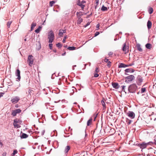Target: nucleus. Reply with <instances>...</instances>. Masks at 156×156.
Listing matches in <instances>:
<instances>
[{"mask_svg": "<svg viewBox=\"0 0 156 156\" xmlns=\"http://www.w3.org/2000/svg\"><path fill=\"white\" fill-rule=\"evenodd\" d=\"M22 122V121L19 119H16L14 120L13 125L15 128H20V125Z\"/></svg>", "mask_w": 156, "mask_h": 156, "instance_id": "nucleus-1", "label": "nucleus"}, {"mask_svg": "<svg viewBox=\"0 0 156 156\" xmlns=\"http://www.w3.org/2000/svg\"><path fill=\"white\" fill-rule=\"evenodd\" d=\"M137 89V86L135 84H132L129 87L128 90L130 93H134Z\"/></svg>", "mask_w": 156, "mask_h": 156, "instance_id": "nucleus-2", "label": "nucleus"}, {"mask_svg": "<svg viewBox=\"0 0 156 156\" xmlns=\"http://www.w3.org/2000/svg\"><path fill=\"white\" fill-rule=\"evenodd\" d=\"M54 34L52 30L50 31L48 35V38L49 39V42L52 43L54 39Z\"/></svg>", "mask_w": 156, "mask_h": 156, "instance_id": "nucleus-3", "label": "nucleus"}, {"mask_svg": "<svg viewBox=\"0 0 156 156\" xmlns=\"http://www.w3.org/2000/svg\"><path fill=\"white\" fill-rule=\"evenodd\" d=\"M151 142L146 143L144 142H143L141 144H138V146H139L141 149H143L146 148L147 145L150 144Z\"/></svg>", "mask_w": 156, "mask_h": 156, "instance_id": "nucleus-4", "label": "nucleus"}, {"mask_svg": "<svg viewBox=\"0 0 156 156\" xmlns=\"http://www.w3.org/2000/svg\"><path fill=\"white\" fill-rule=\"evenodd\" d=\"M134 79L135 77L133 75H131L129 76H127L126 78V80L125 82L127 83H129L134 80Z\"/></svg>", "mask_w": 156, "mask_h": 156, "instance_id": "nucleus-5", "label": "nucleus"}, {"mask_svg": "<svg viewBox=\"0 0 156 156\" xmlns=\"http://www.w3.org/2000/svg\"><path fill=\"white\" fill-rule=\"evenodd\" d=\"M27 61L29 65L32 66L34 61L33 57L32 55H29Z\"/></svg>", "mask_w": 156, "mask_h": 156, "instance_id": "nucleus-6", "label": "nucleus"}, {"mask_svg": "<svg viewBox=\"0 0 156 156\" xmlns=\"http://www.w3.org/2000/svg\"><path fill=\"white\" fill-rule=\"evenodd\" d=\"M143 79L142 77L140 76H138L137 77L136 82L138 85H140L143 82Z\"/></svg>", "mask_w": 156, "mask_h": 156, "instance_id": "nucleus-7", "label": "nucleus"}, {"mask_svg": "<svg viewBox=\"0 0 156 156\" xmlns=\"http://www.w3.org/2000/svg\"><path fill=\"white\" fill-rule=\"evenodd\" d=\"M126 114L129 117L132 119L134 118L135 116V114L133 112L129 111Z\"/></svg>", "mask_w": 156, "mask_h": 156, "instance_id": "nucleus-8", "label": "nucleus"}, {"mask_svg": "<svg viewBox=\"0 0 156 156\" xmlns=\"http://www.w3.org/2000/svg\"><path fill=\"white\" fill-rule=\"evenodd\" d=\"M21 111V110L20 109H17L15 110H13L12 113V115L15 116L16 115L17 113H20Z\"/></svg>", "mask_w": 156, "mask_h": 156, "instance_id": "nucleus-9", "label": "nucleus"}, {"mask_svg": "<svg viewBox=\"0 0 156 156\" xmlns=\"http://www.w3.org/2000/svg\"><path fill=\"white\" fill-rule=\"evenodd\" d=\"M20 98L17 96H16L13 98L11 99V101L12 103H16L18 102Z\"/></svg>", "mask_w": 156, "mask_h": 156, "instance_id": "nucleus-10", "label": "nucleus"}, {"mask_svg": "<svg viewBox=\"0 0 156 156\" xmlns=\"http://www.w3.org/2000/svg\"><path fill=\"white\" fill-rule=\"evenodd\" d=\"M122 50L123 51H125V53L128 52L129 51V48L126 46L125 43L123 45Z\"/></svg>", "mask_w": 156, "mask_h": 156, "instance_id": "nucleus-11", "label": "nucleus"}, {"mask_svg": "<svg viewBox=\"0 0 156 156\" xmlns=\"http://www.w3.org/2000/svg\"><path fill=\"white\" fill-rule=\"evenodd\" d=\"M112 85L114 88L116 89H118L119 87V85L118 83L116 82H112Z\"/></svg>", "mask_w": 156, "mask_h": 156, "instance_id": "nucleus-12", "label": "nucleus"}, {"mask_svg": "<svg viewBox=\"0 0 156 156\" xmlns=\"http://www.w3.org/2000/svg\"><path fill=\"white\" fill-rule=\"evenodd\" d=\"M16 76L18 77L17 79H18L19 80H20V79L21 77L20 76V71L19 69H18L16 70Z\"/></svg>", "mask_w": 156, "mask_h": 156, "instance_id": "nucleus-13", "label": "nucleus"}, {"mask_svg": "<svg viewBox=\"0 0 156 156\" xmlns=\"http://www.w3.org/2000/svg\"><path fill=\"white\" fill-rule=\"evenodd\" d=\"M136 47L137 48V49L140 51L142 52L143 51V50L141 47L140 45L139 44H137Z\"/></svg>", "mask_w": 156, "mask_h": 156, "instance_id": "nucleus-14", "label": "nucleus"}, {"mask_svg": "<svg viewBox=\"0 0 156 156\" xmlns=\"http://www.w3.org/2000/svg\"><path fill=\"white\" fill-rule=\"evenodd\" d=\"M152 24L151 22L150 21L148 20L147 22V27L148 29H150L152 27Z\"/></svg>", "mask_w": 156, "mask_h": 156, "instance_id": "nucleus-15", "label": "nucleus"}, {"mask_svg": "<svg viewBox=\"0 0 156 156\" xmlns=\"http://www.w3.org/2000/svg\"><path fill=\"white\" fill-rule=\"evenodd\" d=\"M66 32V30H59V36H62V35L63 34V33H65Z\"/></svg>", "mask_w": 156, "mask_h": 156, "instance_id": "nucleus-16", "label": "nucleus"}, {"mask_svg": "<svg viewBox=\"0 0 156 156\" xmlns=\"http://www.w3.org/2000/svg\"><path fill=\"white\" fill-rule=\"evenodd\" d=\"M78 20H77V23L78 24H80L83 21V19L81 18V17H78Z\"/></svg>", "mask_w": 156, "mask_h": 156, "instance_id": "nucleus-17", "label": "nucleus"}, {"mask_svg": "<svg viewBox=\"0 0 156 156\" xmlns=\"http://www.w3.org/2000/svg\"><path fill=\"white\" fill-rule=\"evenodd\" d=\"M134 71L132 69H127L125 70V71L127 73H133L134 72Z\"/></svg>", "mask_w": 156, "mask_h": 156, "instance_id": "nucleus-18", "label": "nucleus"}, {"mask_svg": "<svg viewBox=\"0 0 156 156\" xmlns=\"http://www.w3.org/2000/svg\"><path fill=\"white\" fill-rule=\"evenodd\" d=\"M77 5L79 6H80L82 9V10H83L84 8V7H85V5L83 4L82 3V2H78V3L77 4Z\"/></svg>", "mask_w": 156, "mask_h": 156, "instance_id": "nucleus-19", "label": "nucleus"}, {"mask_svg": "<svg viewBox=\"0 0 156 156\" xmlns=\"http://www.w3.org/2000/svg\"><path fill=\"white\" fill-rule=\"evenodd\" d=\"M145 47L147 49H150L152 48V45L150 43H147L146 44Z\"/></svg>", "mask_w": 156, "mask_h": 156, "instance_id": "nucleus-20", "label": "nucleus"}, {"mask_svg": "<svg viewBox=\"0 0 156 156\" xmlns=\"http://www.w3.org/2000/svg\"><path fill=\"white\" fill-rule=\"evenodd\" d=\"M28 135L27 134L23 133L22 134L21 136H20L21 138H26L28 137Z\"/></svg>", "mask_w": 156, "mask_h": 156, "instance_id": "nucleus-21", "label": "nucleus"}, {"mask_svg": "<svg viewBox=\"0 0 156 156\" xmlns=\"http://www.w3.org/2000/svg\"><path fill=\"white\" fill-rule=\"evenodd\" d=\"M37 24L36 23H33L31 25V30H32L36 26Z\"/></svg>", "mask_w": 156, "mask_h": 156, "instance_id": "nucleus-22", "label": "nucleus"}, {"mask_svg": "<svg viewBox=\"0 0 156 156\" xmlns=\"http://www.w3.org/2000/svg\"><path fill=\"white\" fill-rule=\"evenodd\" d=\"M70 149V147L69 146H67L65 147L64 151L66 153H67Z\"/></svg>", "mask_w": 156, "mask_h": 156, "instance_id": "nucleus-23", "label": "nucleus"}, {"mask_svg": "<svg viewBox=\"0 0 156 156\" xmlns=\"http://www.w3.org/2000/svg\"><path fill=\"white\" fill-rule=\"evenodd\" d=\"M92 118H90L89 119L87 122V126H89L92 123Z\"/></svg>", "mask_w": 156, "mask_h": 156, "instance_id": "nucleus-24", "label": "nucleus"}, {"mask_svg": "<svg viewBox=\"0 0 156 156\" xmlns=\"http://www.w3.org/2000/svg\"><path fill=\"white\" fill-rule=\"evenodd\" d=\"M153 9L152 8L150 7H149V8L148 9V12L149 13V14H152L153 12Z\"/></svg>", "mask_w": 156, "mask_h": 156, "instance_id": "nucleus-25", "label": "nucleus"}, {"mask_svg": "<svg viewBox=\"0 0 156 156\" xmlns=\"http://www.w3.org/2000/svg\"><path fill=\"white\" fill-rule=\"evenodd\" d=\"M101 10L102 11H107L108 10V8L105 6L104 5H103L102 7L101 8Z\"/></svg>", "mask_w": 156, "mask_h": 156, "instance_id": "nucleus-26", "label": "nucleus"}, {"mask_svg": "<svg viewBox=\"0 0 156 156\" xmlns=\"http://www.w3.org/2000/svg\"><path fill=\"white\" fill-rule=\"evenodd\" d=\"M41 26H39L35 30V31L36 33H38L39 32L40 30H41Z\"/></svg>", "mask_w": 156, "mask_h": 156, "instance_id": "nucleus-27", "label": "nucleus"}, {"mask_svg": "<svg viewBox=\"0 0 156 156\" xmlns=\"http://www.w3.org/2000/svg\"><path fill=\"white\" fill-rule=\"evenodd\" d=\"M76 47H74V46L69 47L68 48V49L69 50H75L76 49Z\"/></svg>", "mask_w": 156, "mask_h": 156, "instance_id": "nucleus-28", "label": "nucleus"}, {"mask_svg": "<svg viewBox=\"0 0 156 156\" xmlns=\"http://www.w3.org/2000/svg\"><path fill=\"white\" fill-rule=\"evenodd\" d=\"M101 103L103 106V108L105 109L106 108V106L105 102L103 100H102L101 101Z\"/></svg>", "mask_w": 156, "mask_h": 156, "instance_id": "nucleus-29", "label": "nucleus"}, {"mask_svg": "<svg viewBox=\"0 0 156 156\" xmlns=\"http://www.w3.org/2000/svg\"><path fill=\"white\" fill-rule=\"evenodd\" d=\"M126 121L128 125L130 124L132 122L131 120H129L128 118L126 119Z\"/></svg>", "mask_w": 156, "mask_h": 156, "instance_id": "nucleus-30", "label": "nucleus"}, {"mask_svg": "<svg viewBox=\"0 0 156 156\" xmlns=\"http://www.w3.org/2000/svg\"><path fill=\"white\" fill-rule=\"evenodd\" d=\"M55 2L54 1H52L50 2L49 5L51 7H52L53 6V5L55 3Z\"/></svg>", "mask_w": 156, "mask_h": 156, "instance_id": "nucleus-31", "label": "nucleus"}, {"mask_svg": "<svg viewBox=\"0 0 156 156\" xmlns=\"http://www.w3.org/2000/svg\"><path fill=\"white\" fill-rule=\"evenodd\" d=\"M81 12H76V16H77V18H78V17H80V16L81 15Z\"/></svg>", "mask_w": 156, "mask_h": 156, "instance_id": "nucleus-32", "label": "nucleus"}, {"mask_svg": "<svg viewBox=\"0 0 156 156\" xmlns=\"http://www.w3.org/2000/svg\"><path fill=\"white\" fill-rule=\"evenodd\" d=\"M124 64L121 63L119 66V68H124Z\"/></svg>", "mask_w": 156, "mask_h": 156, "instance_id": "nucleus-33", "label": "nucleus"}, {"mask_svg": "<svg viewBox=\"0 0 156 156\" xmlns=\"http://www.w3.org/2000/svg\"><path fill=\"white\" fill-rule=\"evenodd\" d=\"M18 152L16 150H15L13 151V153L12 155V156H14Z\"/></svg>", "mask_w": 156, "mask_h": 156, "instance_id": "nucleus-34", "label": "nucleus"}, {"mask_svg": "<svg viewBox=\"0 0 156 156\" xmlns=\"http://www.w3.org/2000/svg\"><path fill=\"white\" fill-rule=\"evenodd\" d=\"M56 45L57 47H61L62 46V44L60 43H59L56 44Z\"/></svg>", "mask_w": 156, "mask_h": 156, "instance_id": "nucleus-35", "label": "nucleus"}, {"mask_svg": "<svg viewBox=\"0 0 156 156\" xmlns=\"http://www.w3.org/2000/svg\"><path fill=\"white\" fill-rule=\"evenodd\" d=\"M12 23L11 21H9L7 23V26L8 28H9L10 27V26L11 24Z\"/></svg>", "mask_w": 156, "mask_h": 156, "instance_id": "nucleus-36", "label": "nucleus"}, {"mask_svg": "<svg viewBox=\"0 0 156 156\" xmlns=\"http://www.w3.org/2000/svg\"><path fill=\"white\" fill-rule=\"evenodd\" d=\"M146 91V89L144 88H142L141 89V93H143L144 92Z\"/></svg>", "mask_w": 156, "mask_h": 156, "instance_id": "nucleus-37", "label": "nucleus"}, {"mask_svg": "<svg viewBox=\"0 0 156 156\" xmlns=\"http://www.w3.org/2000/svg\"><path fill=\"white\" fill-rule=\"evenodd\" d=\"M67 36L66 35V36H65V37H64V38H63V41H62V42L63 43L65 42L66 40V38H67Z\"/></svg>", "mask_w": 156, "mask_h": 156, "instance_id": "nucleus-38", "label": "nucleus"}, {"mask_svg": "<svg viewBox=\"0 0 156 156\" xmlns=\"http://www.w3.org/2000/svg\"><path fill=\"white\" fill-rule=\"evenodd\" d=\"M98 73H94V76L95 77H97L99 75L98 74Z\"/></svg>", "mask_w": 156, "mask_h": 156, "instance_id": "nucleus-39", "label": "nucleus"}, {"mask_svg": "<svg viewBox=\"0 0 156 156\" xmlns=\"http://www.w3.org/2000/svg\"><path fill=\"white\" fill-rule=\"evenodd\" d=\"M49 46L50 49H52V44H50L49 45Z\"/></svg>", "mask_w": 156, "mask_h": 156, "instance_id": "nucleus-40", "label": "nucleus"}, {"mask_svg": "<svg viewBox=\"0 0 156 156\" xmlns=\"http://www.w3.org/2000/svg\"><path fill=\"white\" fill-rule=\"evenodd\" d=\"M95 73H98L99 72V70L98 69V67H97L96 68L95 70Z\"/></svg>", "mask_w": 156, "mask_h": 156, "instance_id": "nucleus-41", "label": "nucleus"}, {"mask_svg": "<svg viewBox=\"0 0 156 156\" xmlns=\"http://www.w3.org/2000/svg\"><path fill=\"white\" fill-rule=\"evenodd\" d=\"M99 32L97 31L95 34L94 36L95 37H96V36H98V35H99Z\"/></svg>", "mask_w": 156, "mask_h": 156, "instance_id": "nucleus-42", "label": "nucleus"}, {"mask_svg": "<svg viewBox=\"0 0 156 156\" xmlns=\"http://www.w3.org/2000/svg\"><path fill=\"white\" fill-rule=\"evenodd\" d=\"M90 24V23L89 22H88L87 23L86 25L84 26V27H87Z\"/></svg>", "mask_w": 156, "mask_h": 156, "instance_id": "nucleus-43", "label": "nucleus"}, {"mask_svg": "<svg viewBox=\"0 0 156 156\" xmlns=\"http://www.w3.org/2000/svg\"><path fill=\"white\" fill-rule=\"evenodd\" d=\"M100 26V25L99 24H98L96 25V28H98V29H97V30H98L99 28V27Z\"/></svg>", "mask_w": 156, "mask_h": 156, "instance_id": "nucleus-44", "label": "nucleus"}, {"mask_svg": "<svg viewBox=\"0 0 156 156\" xmlns=\"http://www.w3.org/2000/svg\"><path fill=\"white\" fill-rule=\"evenodd\" d=\"M4 94V93L1 92L0 93V98L2 97L3 95Z\"/></svg>", "mask_w": 156, "mask_h": 156, "instance_id": "nucleus-45", "label": "nucleus"}, {"mask_svg": "<svg viewBox=\"0 0 156 156\" xmlns=\"http://www.w3.org/2000/svg\"><path fill=\"white\" fill-rule=\"evenodd\" d=\"M104 62H108V60L106 58L104 60Z\"/></svg>", "mask_w": 156, "mask_h": 156, "instance_id": "nucleus-46", "label": "nucleus"}, {"mask_svg": "<svg viewBox=\"0 0 156 156\" xmlns=\"http://www.w3.org/2000/svg\"><path fill=\"white\" fill-rule=\"evenodd\" d=\"M96 3L97 4V5L99 3V0H96Z\"/></svg>", "mask_w": 156, "mask_h": 156, "instance_id": "nucleus-47", "label": "nucleus"}, {"mask_svg": "<svg viewBox=\"0 0 156 156\" xmlns=\"http://www.w3.org/2000/svg\"><path fill=\"white\" fill-rule=\"evenodd\" d=\"M111 65V62L110 61H108V66H110Z\"/></svg>", "mask_w": 156, "mask_h": 156, "instance_id": "nucleus-48", "label": "nucleus"}, {"mask_svg": "<svg viewBox=\"0 0 156 156\" xmlns=\"http://www.w3.org/2000/svg\"><path fill=\"white\" fill-rule=\"evenodd\" d=\"M112 53L111 52H109V53H108V55L110 56V55H112Z\"/></svg>", "mask_w": 156, "mask_h": 156, "instance_id": "nucleus-49", "label": "nucleus"}, {"mask_svg": "<svg viewBox=\"0 0 156 156\" xmlns=\"http://www.w3.org/2000/svg\"><path fill=\"white\" fill-rule=\"evenodd\" d=\"M82 2V3L83 4L85 3L86 2L84 1H83L82 2Z\"/></svg>", "mask_w": 156, "mask_h": 156, "instance_id": "nucleus-50", "label": "nucleus"}, {"mask_svg": "<svg viewBox=\"0 0 156 156\" xmlns=\"http://www.w3.org/2000/svg\"><path fill=\"white\" fill-rule=\"evenodd\" d=\"M122 87V90H124V88H125V87H126V86H123Z\"/></svg>", "mask_w": 156, "mask_h": 156, "instance_id": "nucleus-51", "label": "nucleus"}, {"mask_svg": "<svg viewBox=\"0 0 156 156\" xmlns=\"http://www.w3.org/2000/svg\"><path fill=\"white\" fill-rule=\"evenodd\" d=\"M66 52H65L64 53H63L62 54V55L63 56H64V55H66Z\"/></svg>", "mask_w": 156, "mask_h": 156, "instance_id": "nucleus-52", "label": "nucleus"}, {"mask_svg": "<svg viewBox=\"0 0 156 156\" xmlns=\"http://www.w3.org/2000/svg\"><path fill=\"white\" fill-rule=\"evenodd\" d=\"M124 68H125L126 67H128V66H127V65L124 64Z\"/></svg>", "mask_w": 156, "mask_h": 156, "instance_id": "nucleus-53", "label": "nucleus"}, {"mask_svg": "<svg viewBox=\"0 0 156 156\" xmlns=\"http://www.w3.org/2000/svg\"><path fill=\"white\" fill-rule=\"evenodd\" d=\"M132 65V64H129V65H127V66H128V67L129 66H131Z\"/></svg>", "mask_w": 156, "mask_h": 156, "instance_id": "nucleus-54", "label": "nucleus"}, {"mask_svg": "<svg viewBox=\"0 0 156 156\" xmlns=\"http://www.w3.org/2000/svg\"><path fill=\"white\" fill-rule=\"evenodd\" d=\"M2 144V143L1 142V140H0V145Z\"/></svg>", "mask_w": 156, "mask_h": 156, "instance_id": "nucleus-55", "label": "nucleus"}, {"mask_svg": "<svg viewBox=\"0 0 156 156\" xmlns=\"http://www.w3.org/2000/svg\"><path fill=\"white\" fill-rule=\"evenodd\" d=\"M24 41H27L26 38L25 39H24Z\"/></svg>", "mask_w": 156, "mask_h": 156, "instance_id": "nucleus-56", "label": "nucleus"}, {"mask_svg": "<svg viewBox=\"0 0 156 156\" xmlns=\"http://www.w3.org/2000/svg\"><path fill=\"white\" fill-rule=\"evenodd\" d=\"M44 132H42V135H43V134H44Z\"/></svg>", "mask_w": 156, "mask_h": 156, "instance_id": "nucleus-57", "label": "nucleus"}, {"mask_svg": "<svg viewBox=\"0 0 156 156\" xmlns=\"http://www.w3.org/2000/svg\"><path fill=\"white\" fill-rule=\"evenodd\" d=\"M30 92H31V90H29V93H30Z\"/></svg>", "mask_w": 156, "mask_h": 156, "instance_id": "nucleus-58", "label": "nucleus"}, {"mask_svg": "<svg viewBox=\"0 0 156 156\" xmlns=\"http://www.w3.org/2000/svg\"><path fill=\"white\" fill-rule=\"evenodd\" d=\"M154 144H155L156 145V141H155V142H154Z\"/></svg>", "mask_w": 156, "mask_h": 156, "instance_id": "nucleus-59", "label": "nucleus"}, {"mask_svg": "<svg viewBox=\"0 0 156 156\" xmlns=\"http://www.w3.org/2000/svg\"><path fill=\"white\" fill-rule=\"evenodd\" d=\"M156 120V118H155L154 119V120L155 121V120Z\"/></svg>", "mask_w": 156, "mask_h": 156, "instance_id": "nucleus-60", "label": "nucleus"}, {"mask_svg": "<svg viewBox=\"0 0 156 156\" xmlns=\"http://www.w3.org/2000/svg\"><path fill=\"white\" fill-rule=\"evenodd\" d=\"M155 1H156V0H155Z\"/></svg>", "mask_w": 156, "mask_h": 156, "instance_id": "nucleus-61", "label": "nucleus"}]
</instances>
